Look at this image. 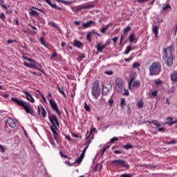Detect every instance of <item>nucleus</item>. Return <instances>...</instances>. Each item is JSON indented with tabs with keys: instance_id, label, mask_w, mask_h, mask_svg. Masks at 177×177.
<instances>
[{
	"instance_id": "1",
	"label": "nucleus",
	"mask_w": 177,
	"mask_h": 177,
	"mask_svg": "<svg viewBox=\"0 0 177 177\" xmlns=\"http://www.w3.org/2000/svg\"><path fill=\"white\" fill-rule=\"evenodd\" d=\"M175 52V48H174L173 45L169 46L167 48H163L162 60L164 61L165 64L171 67L174 64V59H175V55H174Z\"/></svg>"
},
{
	"instance_id": "2",
	"label": "nucleus",
	"mask_w": 177,
	"mask_h": 177,
	"mask_svg": "<svg viewBox=\"0 0 177 177\" xmlns=\"http://www.w3.org/2000/svg\"><path fill=\"white\" fill-rule=\"evenodd\" d=\"M11 100L12 102H14V103H16V104H17L18 106H20V107H23L26 114H30L31 115H34V109H32V106H31V104L23 100H19L16 97H12Z\"/></svg>"
},
{
	"instance_id": "3",
	"label": "nucleus",
	"mask_w": 177,
	"mask_h": 177,
	"mask_svg": "<svg viewBox=\"0 0 177 177\" xmlns=\"http://www.w3.org/2000/svg\"><path fill=\"white\" fill-rule=\"evenodd\" d=\"M48 120L51 124V126L50 127L51 132H53L54 136H57V135H59L57 131V127H60V124L59 123L57 118L54 114H52L51 115L48 116Z\"/></svg>"
},
{
	"instance_id": "4",
	"label": "nucleus",
	"mask_w": 177,
	"mask_h": 177,
	"mask_svg": "<svg viewBox=\"0 0 177 177\" xmlns=\"http://www.w3.org/2000/svg\"><path fill=\"white\" fill-rule=\"evenodd\" d=\"M111 165L115 168H126V169H129V164L127 161L122 159H117L112 160L111 162Z\"/></svg>"
},
{
	"instance_id": "5",
	"label": "nucleus",
	"mask_w": 177,
	"mask_h": 177,
	"mask_svg": "<svg viewBox=\"0 0 177 177\" xmlns=\"http://www.w3.org/2000/svg\"><path fill=\"white\" fill-rule=\"evenodd\" d=\"M161 73V66L157 62H153L149 66V75H158Z\"/></svg>"
},
{
	"instance_id": "6",
	"label": "nucleus",
	"mask_w": 177,
	"mask_h": 177,
	"mask_svg": "<svg viewBox=\"0 0 177 177\" xmlns=\"http://www.w3.org/2000/svg\"><path fill=\"white\" fill-rule=\"evenodd\" d=\"M91 93L95 100H97V97L100 96V86L99 82H93V86L91 88Z\"/></svg>"
},
{
	"instance_id": "7",
	"label": "nucleus",
	"mask_w": 177,
	"mask_h": 177,
	"mask_svg": "<svg viewBox=\"0 0 177 177\" xmlns=\"http://www.w3.org/2000/svg\"><path fill=\"white\" fill-rule=\"evenodd\" d=\"M32 64H28V62H24V66H26V67H28V68H34L35 70H39V71H41L43 74H45V71L39 69V67H41V64H39L37 61L35 60V62H31Z\"/></svg>"
},
{
	"instance_id": "8",
	"label": "nucleus",
	"mask_w": 177,
	"mask_h": 177,
	"mask_svg": "<svg viewBox=\"0 0 177 177\" xmlns=\"http://www.w3.org/2000/svg\"><path fill=\"white\" fill-rule=\"evenodd\" d=\"M122 78H117L115 80V89L118 93H121L122 92Z\"/></svg>"
},
{
	"instance_id": "9",
	"label": "nucleus",
	"mask_w": 177,
	"mask_h": 177,
	"mask_svg": "<svg viewBox=\"0 0 177 177\" xmlns=\"http://www.w3.org/2000/svg\"><path fill=\"white\" fill-rule=\"evenodd\" d=\"M48 102L50 103L51 109H53V110L57 113V115H62V112H60V110L59 109V106H57V104H56V102L50 99L48 100Z\"/></svg>"
},
{
	"instance_id": "10",
	"label": "nucleus",
	"mask_w": 177,
	"mask_h": 177,
	"mask_svg": "<svg viewBox=\"0 0 177 177\" xmlns=\"http://www.w3.org/2000/svg\"><path fill=\"white\" fill-rule=\"evenodd\" d=\"M111 89H113V86L111 85V83L107 84L106 86H104V84H103L102 90L103 96H106Z\"/></svg>"
},
{
	"instance_id": "11",
	"label": "nucleus",
	"mask_w": 177,
	"mask_h": 177,
	"mask_svg": "<svg viewBox=\"0 0 177 177\" xmlns=\"http://www.w3.org/2000/svg\"><path fill=\"white\" fill-rule=\"evenodd\" d=\"M92 8H95L94 4H90V5H87V6H82L80 7H77L75 10V12L78 13V12H80V10H84V9H91Z\"/></svg>"
},
{
	"instance_id": "12",
	"label": "nucleus",
	"mask_w": 177,
	"mask_h": 177,
	"mask_svg": "<svg viewBox=\"0 0 177 177\" xmlns=\"http://www.w3.org/2000/svg\"><path fill=\"white\" fill-rule=\"evenodd\" d=\"M23 93H24L26 95V96H25L26 99H27V100L30 102V103L35 102V100H34V97H32V95H31V94H30V93H28V91H23Z\"/></svg>"
},
{
	"instance_id": "13",
	"label": "nucleus",
	"mask_w": 177,
	"mask_h": 177,
	"mask_svg": "<svg viewBox=\"0 0 177 177\" xmlns=\"http://www.w3.org/2000/svg\"><path fill=\"white\" fill-rule=\"evenodd\" d=\"M37 113L39 115H42V117L44 118H45L46 117V111L45 110V108H44V106H37Z\"/></svg>"
},
{
	"instance_id": "14",
	"label": "nucleus",
	"mask_w": 177,
	"mask_h": 177,
	"mask_svg": "<svg viewBox=\"0 0 177 177\" xmlns=\"http://www.w3.org/2000/svg\"><path fill=\"white\" fill-rule=\"evenodd\" d=\"M92 34H95V35H97V37H100V34L97 33L96 31H95V30L88 32L86 35V39L88 41V42H92V39L91 38Z\"/></svg>"
},
{
	"instance_id": "15",
	"label": "nucleus",
	"mask_w": 177,
	"mask_h": 177,
	"mask_svg": "<svg viewBox=\"0 0 177 177\" xmlns=\"http://www.w3.org/2000/svg\"><path fill=\"white\" fill-rule=\"evenodd\" d=\"M92 24H95V21L91 20L87 21L86 23H83L82 27H84V28H89V27H91Z\"/></svg>"
},
{
	"instance_id": "16",
	"label": "nucleus",
	"mask_w": 177,
	"mask_h": 177,
	"mask_svg": "<svg viewBox=\"0 0 177 177\" xmlns=\"http://www.w3.org/2000/svg\"><path fill=\"white\" fill-rule=\"evenodd\" d=\"M73 46H75V48H81L82 46H84V44L81 42L80 40H74L73 41Z\"/></svg>"
},
{
	"instance_id": "17",
	"label": "nucleus",
	"mask_w": 177,
	"mask_h": 177,
	"mask_svg": "<svg viewBox=\"0 0 177 177\" xmlns=\"http://www.w3.org/2000/svg\"><path fill=\"white\" fill-rule=\"evenodd\" d=\"M7 122H8L9 127H10V128L16 127V122H15V120H12V118L8 119Z\"/></svg>"
},
{
	"instance_id": "18",
	"label": "nucleus",
	"mask_w": 177,
	"mask_h": 177,
	"mask_svg": "<svg viewBox=\"0 0 177 177\" xmlns=\"http://www.w3.org/2000/svg\"><path fill=\"white\" fill-rule=\"evenodd\" d=\"M171 80L172 82H177V72L176 71H174L171 74Z\"/></svg>"
},
{
	"instance_id": "19",
	"label": "nucleus",
	"mask_w": 177,
	"mask_h": 177,
	"mask_svg": "<svg viewBox=\"0 0 177 177\" xmlns=\"http://www.w3.org/2000/svg\"><path fill=\"white\" fill-rule=\"evenodd\" d=\"M152 31L153 33L155 34L156 38H157V37H158V26L153 25L152 28Z\"/></svg>"
},
{
	"instance_id": "20",
	"label": "nucleus",
	"mask_w": 177,
	"mask_h": 177,
	"mask_svg": "<svg viewBox=\"0 0 177 177\" xmlns=\"http://www.w3.org/2000/svg\"><path fill=\"white\" fill-rule=\"evenodd\" d=\"M155 125L156 127V129L158 131V132H164V131H165V129H164V127H161V124L155 122Z\"/></svg>"
},
{
	"instance_id": "21",
	"label": "nucleus",
	"mask_w": 177,
	"mask_h": 177,
	"mask_svg": "<svg viewBox=\"0 0 177 177\" xmlns=\"http://www.w3.org/2000/svg\"><path fill=\"white\" fill-rule=\"evenodd\" d=\"M58 91L61 93V95H63L64 97H67V95H66V93H64V88L63 87H60L59 85L57 86Z\"/></svg>"
},
{
	"instance_id": "22",
	"label": "nucleus",
	"mask_w": 177,
	"mask_h": 177,
	"mask_svg": "<svg viewBox=\"0 0 177 177\" xmlns=\"http://www.w3.org/2000/svg\"><path fill=\"white\" fill-rule=\"evenodd\" d=\"M95 48L98 52H102L103 49L106 48L104 44L102 46L100 45V44H98L95 46Z\"/></svg>"
},
{
	"instance_id": "23",
	"label": "nucleus",
	"mask_w": 177,
	"mask_h": 177,
	"mask_svg": "<svg viewBox=\"0 0 177 177\" xmlns=\"http://www.w3.org/2000/svg\"><path fill=\"white\" fill-rule=\"evenodd\" d=\"M22 58L24 59V60H27L30 63H35V59H32V58L28 57H26L24 55H22Z\"/></svg>"
},
{
	"instance_id": "24",
	"label": "nucleus",
	"mask_w": 177,
	"mask_h": 177,
	"mask_svg": "<svg viewBox=\"0 0 177 177\" xmlns=\"http://www.w3.org/2000/svg\"><path fill=\"white\" fill-rule=\"evenodd\" d=\"M109 27H111V24H109L106 26L103 27L102 29H100V32L104 34V32H106V30H109Z\"/></svg>"
},
{
	"instance_id": "25",
	"label": "nucleus",
	"mask_w": 177,
	"mask_h": 177,
	"mask_svg": "<svg viewBox=\"0 0 177 177\" xmlns=\"http://www.w3.org/2000/svg\"><path fill=\"white\" fill-rule=\"evenodd\" d=\"M133 146L130 143L123 145V149H124V150H129V149H133Z\"/></svg>"
},
{
	"instance_id": "26",
	"label": "nucleus",
	"mask_w": 177,
	"mask_h": 177,
	"mask_svg": "<svg viewBox=\"0 0 177 177\" xmlns=\"http://www.w3.org/2000/svg\"><path fill=\"white\" fill-rule=\"evenodd\" d=\"M30 16H39V14L36 10L30 8V12H29Z\"/></svg>"
},
{
	"instance_id": "27",
	"label": "nucleus",
	"mask_w": 177,
	"mask_h": 177,
	"mask_svg": "<svg viewBox=\"0 0 177 177\" xmlns=\"http://www.w3.org/2000/svg\"><path fill=\"white\" fill-rule=\"evenodd\" d=\"M129 41L130 44H132V42H133V41H135V34L131 33L129 36Z\"/></svg>"
},
{
	"instance_id": "28",
	"label": "nucleus",
	"mask_w": 177,
	"mask_h": 177,
	"mask_svg": "<svg viewBox=\"0 0 177 177\" xmlns=\"http://www.w3.org/2000/svg\"><path fill=\"white\" fill-rule=\"evenodd\" d=\"M133 86L134 88H139L140 86V81L136 80L133 82Z\"/></svg>"
},
{
	"instance_id": "29",
	"label": "nucleus",
	"mask_w": 177,
	"mask_h": 177,
	"mask_svg": "<svg viewBox=\"0 0 177 177\" xmlns=\"http://www.w3.org/2000/svg\"><path fill=\"white\" fill-rule=\"evenodd\" d=\"M131 50H132V47L131 46V45H129L127 47L124 51V55H128L129 52H131Z\"/></svg>"
},
{
	"instance_id": "30",
	"label": "nucleus",
	"mask_w": 177,
	"mask_h": 177,
	"mask_svg": "<svg viewBox=\"0 0 177 177\" xmlns=\"http://www.w3.org/2000/svg\"><path fill=\"white\" fill-rule=\"evenodd\" d=\"M124 35H127V33L129 32V31H131V26H127L123 29Z\"/></svg>"
},
{
	"instance_id": "31",
	"label": "nucleus",
	"mask_w": 177,
	"mask_h": 177,
	"mask_svg": "<svg viewBox=\"0 0 177 177\" xmlns=\"http://www.w3.org/2000/svg\"><path fill=\"white\" fill-rule=\"evenodd\" d=\"M50 6H51V8H53L54 9H57L58 10H62V8H60V7H58L57 5H56V3H51V4H50Z\"/></svg>"
},
{
	"instance_id": "32",
	"label": "nucleus",
	"mask_w": 177,
	"mask_h": 177,
	"mask_svg": "<svg viewBox=\"0 0 177 177\" xmlns=\"http://www.w3.org/2000/svg\"><path fill=\"white\" fill-rule=\"evenodd\" d=\"M82 160H84V157L80 156L75 161V163L80 164V162H82Z\"/></svg>"
},
{
	"instance_id": "33",
	"label": "nucleus",
	"mask_w": 177,
	"mask_h": 177,
	"mask_svg": "<svg viewBox=\"0 0 177 177\" xmlns=\"http://www.w3.org/2000/svg\"><path fill=\"white\" fill-rule=\"evenodd\" d=\"M88 145H87L86 147H84V149H83L80 156L82 157H85V153H86V150H88Z\"/></svg>"
},
{
	"instance_id": "34",
	"label": "nucleus",
	"mask_w": 177,
	"mask_h": 177,
	"mask_svg": "<svg viewBox=\"0 0 177 177\" xmlns=\"http://www.w3.org/2000/svg\"><path fill=\"white\" fill-rule=\"evenodd\" d=\"M89 138H91L90 135H88L86 137V143L87 144V146H89V145H91V142H92L91 140H89Z\"/></svg>"
},
{
	"instance_id": "35",
	"label": "nucleus",
	"mask_w": 177,
	"mask_h": 177,
	"mask_svg": "<svg viewBox=\"0 0 177 177\" xmlns=\"http://www.w3.org/2000/svg\"><path fill=\"white\" fill-rule=\"evenodd\" d=\"M124 106H125V99L122 98L120 100V107H122V109H124Z\"/></svg>"
},
{
	"instance_id": "36",
	"label": "nucleus",
	"mask_w": 177,
	"mask_h": 177,
	"mask_svg": "<svg viewBox=\"0 0 177 177\" xmlns=\"http://www.w3.org/2000/svg\"><path fill=\"white\" fill-rule=\"evenodd\" d=\"M84 109L86 110V111H91V107L89 106V105H88L86 102H84Z\"/></svg>"
},
{
	"instance_id": "37",
	"label": "nucleus",
	"mask_w": 177,
	"mask_h": 177,
	"mask_svg": "<svg viewBox=\"0 0 177 177\" xmlns=\"http://www.w3.org/2000/svg\"><path fill=\"white\" fill-rule=\"evenodd\" d=\"M137 106L138 107V109H142L143 107V102L142 101H140L137 103Z\"/></svg>"
},
{
	"instance_id": "38",
	"label": "nucleus",
	"mask_w": 177,
	"mask_h": 177,
	"mask_svg": "<svg viewBox=\"0 0 177 177\" xmlns=\"http://www.w3.org/2000/svg\"><path fill=\"white\" fill-rule=\"evenodd\" d=\"M140 64H139L138 62H135L133 64V68H138V67H140Z\"/></svg>"
},
{
	"instance_id": "39",
	"label": "nucleus",
	"mask_w": 177,
	"mask_h": 177,
	"mask_svg": "<svg viewBox=\"0 0 177 177\" xmlns=\"http://www.w3.org/2000/svg\"><path fill=\"white\" fill-rule=\"evenodd\" d=\"M168 9H171V6H169V4H166L163 6L162 10H168Z\"/></svg>"
},
{
	"instance_id": "40",
	"label": "nucleus",
	"mask_w": 177,
	"mask_h": 177,
	"mask_svg": "<svg viewBox=\"0 0 177 177\" xmlns=\"http://www.w3.org/2000/svg\"><path fill=\"white\" fill-rule=\"evenodd\" d=\"M111 143H114V142H118V138L113 137L110 140Z\"/></svg>"
},
{
	"instance_id": "41",
	"label": "nucleus",
	"mask_w": 177,
	"mask_h": 177,
	"mask_svg": "<svg viewBox=\"0 0 177 177\" xmlns=\"http://www.w3.org/2000/svg\"><path fill=\"white\" fill-rule=\"evenodd\" d=\"M104 74H106V75H113L114 72L113 71H106L104 72Z\"/></svg>"
},
{
	"instance_id": "42",
	"label": "nucleus",
	"mask_w": 177,
	"mask_h": 177,
	"mask_svg": "<svg viewBox=\"0 0 177 177\" xmlns=\"http://www.w3.org/2000/svg\"><path fill=\"white\" fill-rule=\"evenodd\" d=\"M135 81V77H133L130 79V81L129 82V89H131V84Z\"/></svg>"
},
{
	"instance_id": "43",
	"label": "nucleus",
	"mask_w": 177,
	"mask_h": 177,
	"mask_svg": "<svg viewBox=\"0 0 177 177\" xmlns=\"http://www.w3.org/2000/svg\"><path fill=\"white\" fill-rule=\"evenodd\" d=\"M147 122H148L149 124H153V125H156V122L158 124V120H148L147 121Z\"/></svg>"
},
{
	"instance_id": "44",
	"label": "nucleus",
	"mask_w": 177,
	"mask_h": 177,
	"mask_svg": "<svg viewBox=\"0 0 177 177\" xmlns=\"http://www.w3.org/2000/svg\"><path fill=\"white\" fill-rule=\"evenodd\" d=\"M39 41L41 45H44V46H46V43H45V41H44V37H40Z\"/></svg>"
},
{
	"instance_id": "45",
	"label": "nucleus",
	"mask_w": 177,
	"mask_h": 177,
	"mask_svg": "<svg viewBox=\"0 0 177 177\" xmlns=\"http://www.w3.org/2000/svg\"><path fill=\"white\" fill-rule=\"evenodd\" d=\"M120 177H132V174H123Z\"/></svg>"
},
{
	"instance_id": "46",
	"label": "nucleus",
	"mask_w": 177,
	"mask_h": 177,
	"mask_svg": "<svg viewBox=\"0 0 177 177\" xmlns=\"http://www.w3.org/2000/svg\"><path fill=\"white\" fill-rule=\"evenodd\" d=\"M50 26H52V27H54V28H57V26L56 25V23L53 21L49 22Z\"/></svg>"
},
{
	"instance_id": "47",
	"label": "nucleus",
	"mask_w": 177,
	"mask_h": 177,
	"mask_svg": "<svg viewBox=\"0 0 177 177\" xmlns=\"http://www.w3.org/2000/svg\"><path fill=\"white\" fill-rule=\"evenodd\" d=\"M125 37H127V35H125V33H124V35H122L120 37V45H122V39H124V38H125Z\"/></svg>"
},
{
	"instance_id": "48",
	"label": "nucleus",
	"mask_w": 177,
	"mask_h": 177,
	"mask_svg": "<svg viewBox=\"0 0 177 177\" xmlns=\"http://www.w3.org/2000/svg\"><path fill=\"white\" fill-rule=\"evenodd\" d=\"M0 19L1 20H2L3 21H5V14H3V12H1L0 14Z\"/></svg>"
},
{
	"instance_id": "49",
	"label": "nucleus",
	"mask_w": 177,
	"mask_h": 177,
	"mask_svg": "<svg viewBox=\"0 0 177 177\" xmlns=\"http://www.w3.org/2000/svg\"><path fill=\"white\" fill-rule=\"evenodd\" d=\"M108 103L109 104V105L113 106V104H114V100H113V98H111L110 100H109Z\"/></svg>"
},
{
	"instance_id": "50",
	"label": "nucleus",
	"mask_w": 177,
	"mask_h": 177,
	"mask_svg": "<svg viewBox=\"0 0 177 177\" xmlns=\"http://www.w3.org/2000/svg\"><path fill=\"white\" fill-rule=\"evenodd\" d=\"M176 122H177L176 120H175V121H172V122H166L165 124H167L169 126H171V125H174V124H176Z\"/></svg>"
},
{
	"instance_id": "51",
	"label": "nucleus",
	"mask_w": 177,
	"mask_h": 177,
	"mask_svg": "<svg viewBox=\"0 0 177 177\" xmlns=\"http://www.w3.org/2000/svg\"><path fill=\"white\" fill-rule=\"evenodd\" d=\"M124 96H129V91H128V89H125L124 93H122Z\"/></svg>"
},
{
	"instance_id": "52",
	"label": "nucleus",
	"mask_w": 177,
	"mask_h": 177,
	"mask_svg": "<svg viewBox=\"0 0 177 177\" xmlns=\"http://www.w3.org/2000/svg\"><path fill=\"white\" fill-rule=\"evenodd\" d=\"M62 3H64V5H71V1H66L62 0Z\"/></svg>"
},
{
	"instance_id": "53",
	"label": "nucleus",
	"mask_w": 177,
	"mask_h": 177,
	"mask_svg": "<svg viewBox=\"0 0 177 177\" xmlns=\"http://www.w3.org/2000/svg\"><path fill=\"white\" fill-rule=\"evenodd\" d=\"M93 132H96V128H95V127L91 129L88 135H90V136H91V135H92V133H93Z\"/></svg>"
},
{
	"instance_id": "54",
	"label": "nucleus",
	"mask_w": 177,
	"mask_h": 177,
	"mask_svg": "<svg viewBox=\"0 0 177 177\" xmlns=\"http://www.w3.org/2000/svg\"><path fill=\"white\" fill-rule=\"evenodd\" d=\"M174 92H175V87L173 86L169 90V93H174Z\"/></svg>"
},
{
	"instance_id": "55",
	"label": "nucleus",
	"mask_w": 177,
	"mask_h": 177,
	"mask_svg": "<svg viewBox=\"0 0 177 177\" xmlns=\"http://www.w3.org/2000/svg\"><path fill=\"white\" fill-rule=\"evenodd\" d=\"M177 141L176 140H173L169 142V145H176Z\"/></svg>"
},
{
	"instance_id": "56",
	"label": "nucleus",
	"mask_w": 177,
	"mask_h": 177,
	"mask_svg": "<svg viewBox=\"0 0 177 177\" xmlns=\"http://www.w3.org/2000/svg\"><path fill=\"white\" fill-rule=\"evenodd\" d=\"M113 153H115V154H121L122 153V151H121V150H115L113 151Z\"/></svg>"
},
{
	"instance_id": "57",
	"label": "nucleus",
	"mask_w": 177,
	"mask_h": 177,
	"mask_svg": "<svg viewBox=\"0 0 177 177\" xmlns=\"http://www.w3.org/2000/svg\"><path fill=\"white\" fill-rule=\"evenodd\" d=\"M57 53H53L52 56L50 57V59H53V57H57Z\"/></svg>"
},
{
	"instance_id": "58",
	"label": "nucleus",
	"mask_w": 177,
	"mask_h": 177,
	"mask_svg": "<svg viewBox=\"0 0 177 177\" xmlns=\"http://www.w3.org/2000/svg\"><path fill=\"white\" fill-rule=\"evenodd\" d=\"M65 138H66V139H67V140H68L69 142H71V140H73L71 139V137H70V136H68V135L65 136Z\"/></svg>"
},
{
	"instance_id": "59",
	"label": "nucleus",
	"mask_w": 177,
	"mask_h": 177,
	"mask_svg": "<svg viewBox=\"0 0 177 177\" xmlns=\"http://www.w3.org/2000/svg\"><path fill=\"white\" fill-rule=\"evenodd\" d=\"M40 96H41V99L44 100V102H46V98L45 97V95H44V94L40 93Z\"/></svg>"
},
{
	"instance_id": "60",
	"label": "nucleus",
	"mask_w": 177,
	"mask_h": 177,
	"mask_svg": "<svg viewBox=\"0 0 177 177\" xmlns=\"http://www.w3.org/2000/svg\"><path fill=\"white\" fill-rule=\"evenodd\" d=\"M156 85H161L162 84V82L161 80H158L155 82Z\"/></svg>"
},
{
	"instance_id": "61",
	"label": "nucleus",
	"mask_w": 177,
	"mask_h": 177,
	"mask_svg": "<svg viewBox=\"0 0 177 177\" xmlns=\"http://www.w3.org/2000/svg\"><path fill=\"white\" fill-rule=\"evenodd\" d=\"M0 150L1 153H5V148L1 145H0Z\"/></svg>"
},
{
	"instance_id": "62",
	"label": "nucleus",
	"mask_w": 177,
	"mask_h": 177,
	"mask_svg": "<svg viewBox=\"0 0 177 177\" xmlns=\"http://www.w3.org/2000/svg\"><path fill=\"white\" fill-rule=\"evenodd\" d=\"M151 95L153 97L157 96V91H154L151 92Z\"/></svg>"
},
{
	"instance_id": "63",
	"label": "nucleus",
	"mask_w": 177,
	"mask_h": 177,
	"mask_svg": "<svg viewBox=\"0 0 177 177\" xmlns=\"http://www.w3.org/2000/svg\"><path fill=\"white\" fill-rule=\"evenodd\" d=\"M113 41L114 42V44H115V42H117V41H118V37H115L112 39Z\"/></svg>"
},
{
	"instance_id": "64",
	"label": "nucleus",
	"mask_w": 177,
	"mask_h": 177,
	"mask_svg": "<svg viewBox=\"0 0 177 177\" xmlns=\"http://www.w3.org/2000/svg\"><path fill=\"white\" fill-rule=\"evenodd\" d=\"M148 0H138V3H143V2H147Z\"/></svg>"
}]
</instances>
